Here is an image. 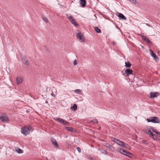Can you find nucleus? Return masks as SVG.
<instances>
[{"instance_id":"obj_2","label":"nucleus","mask_w":160,"mask_h":160,"mask_svg":"<svg viewBox=\"0 0 160 160\" xmlns=\"http://www.w3.org/2000/svg\"><path fill=\"white\" fill-rule=\"evenodd\" d=\"M148 122H152L153 123H159L160 120L158 118L156 117H152L147 119Z\"/></svg>"},{"instance_id":"obj_12","label":"nucleus","mask_w":160,"mask_h":160,"mask_svg":"<svg viewBox=\"0 0 160 160\" xmlns=\"http://www.w3.org/2000/svg\"><path fill=\"white\" fill-rule=\"evenodd\" d=\"M132 71L130 69H127L125 71V73L127 76L132 74Z\"/></svg>"},{"instance_id":"obj_26","label":"nucleus","mask_w":160,"mask_h":160,"mask_svg":"<svg viewBox=\"0 0 160 160\" xmlns=\"http://www.w3.org/2000/svg\"><path fill=\"white\" fill-rule=\"evenodd\" d=\"M74 92L76 93H79L81 92V90L79 89H77L74 90Z\"/></svg>"},{"instance_id":"obj_38","label":"nucleus","mask_w":160,"mask_h":160,"mask_svg":"<svg viewBox=\"0 0 160 160\" xmlns=\"http://www.w3.org/2000/svg\"><path fill=\"white\" fill-rule=\"evenodd\" d=\"M90 158L91 159H92V158H91V157H90Z\"/></svg>"},{"instance_id":"obj_1","label":"nucleus","mask_w":160,"mask_h":160,"mask_svg":"<svg viewBox=\"0 0 160 160\" xmlns=\"http://www.w3.org/2000/svg\"><path fill=\"white\" fill-rule=\"evenodd\" d=\"M111 139L112 141L123 148H125L128 149H130L131 148L127 144H125L124 142L115 138L112 137L111 138Z\"/></svg>"},{"instance_id":"obj_15","label":"nucleus","mask_w":160,"mask_h":160,"mask_svg":"<svg viewBox=\"0 0 160 160\" xmlns=\"http://www.w3.org/2000/svg\"><path fill=\"white\" fill-rule=\"evenodd\" d=\"M142 39L145 41L146 42H147L148 43H151V41L149 40V39L147 38L144 35H142Z\"/></svg>"},{"instance_id":"obj_35","label":"nucleus","mask_w":160,"mask_h":160,"mask_svg":"<svg viewBox=\"0 0 160 160\" xmlns=\"http://www.w3.org/2000/svg\"><path fill=\"white\" fill-rule=\"evenodd\" d=\"M157 135L160 137V132H158Z\"/></svg>"},{"instance_id":"obj_5","label":"nucleus","mask_w":160,"mask_h":160,"mask_svg":"<svg viewBox=\"0 0 160 160\" xmlns=\"http://www.w3.org/2000/svg\"><path fill=\"white\" fill-rule=\"evenodd\" d=\"M118 150L119 152L121 154L124 155H125L126 156L130 158L132 157L131 154L130 152H127L125 150H124L121 148H118Z\"/></svg>"},{"instance_id":"obj_10","label":"nucleus","mask_w":160,"mask_h":160,"mask_svg":"<svg viewBox=\"0 0 160 160\" xmlns=\"http://www.w3.org/2000/svg\"><path fill=\"white\" fill-rule=\"evenodd\" d=\"M159 95V93L158 92H151L150 94V98H152L156 97Z\"/></svg>"},{"instance_id":"obj_11","label":"nucleus","mask_w":160,"mask_h":160,"mask_svg":"<svg viewBox=\"0 0 160 160\" xmlns=\"http://www.w3.org/2000/svg\"><path fill=\"white\" fill-rule=\"evenodd\" d=\"M22 61L23 62V63L26 65H28L29 64V62L28 61V60L25 57H23L22 58Z\"/></svg>"},{"instance_id":"obj_34","label":"nucleus","mask_w":160,"mask_h":160,"mask_svg":"<svg viewBox=\"0 0 160 160\" xmlns=\"http://www.w3.org/2000/svg\"><path fill=\"white\" fill-rule=\"evenodd\" d=\"M131 2L133 3H137L136 1H131Z\"/></svg>"},{"instance_id":"obj_31","label":"nucleus","mask_w":160,"mask_h":160,"mask_svg":"<svg viewBox=\"0 0 160 160\" xmlns=\"http://www.w3.org/2000/svg\"><path fill=\"white\" fill-rule=\"evenodd\" d=\"M110 144L108 143H106L105 144V146L107 148H108L109 146H110Z\"/></svg>"},{"instance_id":"obj_37","label":"nucleus","mask_w":160,"mask_h":160,"mask_svg":"<svg viewBox=\"0 0 160 160\" xmlns=\"http://www.w3.org/2000/svg\"><path fill=\"white\" fill-rule=\"evenodd\" d=\"M146 25L148 27H150V26L148 23H146Z\"/></svg>"},{"instance_id":"obj_6","label":"nucleus","mask_w":160,"mask_h":160,"mask_svg":"<svg viewBox=\"0 0 160 160\" xmlns=\"http://www.w3.org/2000/svg\"><path fill=\"white\" fill-rule=\"evenodd\" d=\"M0 120L2 122H6L9 121V118L8 116L5 114L1 115L0 117Z\"/></svg>"},{"instance_id":"obj_25","label":"nucleus","mask_w":160,"mask_h":160,"mask_svg":"<svg viewBox=\"0 0 160 160\" xmlns=\"http://www.w3.org/2000/svg\"><path fill=\"white\" fill-rule=\"evenodd\" d=\"M42 18L43 19L44 21L45 22H48V19L47 17H45L44 16H43L42 17Z\"/></svg>"},{"instance_id":"obj_14","label":"nucleus","mask_w":160,"mask_h":160,"mask_svg":"<svg viewBox=\"0 0 160 160\" xmlns=\"http://www.w3.org/2000/svg\"><path fill=\"white\" fill-rule=\"evenodd\" d=\"M118 17L122 20H126L127 19L126 17L121 13H119L118 15Z\"/></svg>"},{"instance_id":"obj_13","label":"nucleus","mask_w":160,"mask_h":160,"mask_svg":"<svg viewBox=\"0 0 160 160\" xmlns=\"http://www.w3.org/2000/svg\"><path fill=\"white\" fill-rule=\"evenodd\" d=\"M23 81L22 78L21 77H18L17 78V83L18 85L19 84L22 82Z\"/></svg>"},{"instance_id":"obj_20","label":"nucleus","mask_w":160,"mask_h":160,"mask_svg":"<svg viewBox=\"0 0 160 160\" xmlns=\"http://www.w3.org/2000/svg\"><path fill=\"white\" fill-rule=\"evenodd\" d=\"M94 29L97 33H99L101 32V30L100 29H99L98 27H95Z\"/></svg>"},{"instance_id":"obj_39","label":"nucleus","mask_w":160,"mask_h":160,"mask_svg":"<svg viewBox=\"0 0 160 160\" xmlns=\"http://www.w3.org/2000/svg\"><path fill=\"white\" fill-rule=\"evenodd\" d=\"M90 158L91 159H92V158H91V157H90Z\"/></svg>"},{"instance_id":"obj_18","label":"nucleus","mask_w":160,"mask_h":160,"mask_svg":"<svg viewBox=\"0 0 160 160\" xmlns=\"http://www.w3.org/2000/svg\"><path fill=\"white\" fill-rule=\"evenodd\" d=\"M80 4L82 7H84L86 4V1H80Z\"/></svg>"},{"instance_id":"obj_22","label":"nucleus","mask_w":160,"mask_h":160,"mask_svg":"<svg viewBox=\"0 0 160 160\" xmlns=\"http://www.w3.org/2000/svg\"><path fill=\"white\" fill-rule=\"evenodd\" d=\"M15 150L19 153H23V151L20 148H17Z\"/></svg>"},{"instance_id":"obj_23","label":"nucleus","mask_w":160,"mask_h":160,"mask_svg":"<svg viewBox=\"0 0 160 160\" xmlns=\"http://www.w3.org/2000/svg\"><path fill=\"white\" fill-rule=\"evenodd\" d=\"M66 128L69 131H70L72 132H74L73 128H72L66 127Z\"/></svg>"},{"instance_id":"obj_8","label":"nucleus","mask_w":160,"mask_h":160,"mask_svg":"<svg viewBox=\"0 0 160 160\" xmlns=\"http://www.w3.org/2000/svg\"><path fill=\"white\" fill-rule=\"evenodd\" d=\"M150 53L152 56L155 60L156 61H158L159 59L156 54L152 50H150Z\"/></svg>"},{"instance_id":"obj_7","label":"nucleus","mask_w":160,"mask_h":160,"mask_svg":"<svg viewBox=\"0 0 160 160\" xmlns=\"http://www.w3.org/2000/svg\"><path fill=\"white\" fill-rule=\"evenodd\" d=\"M77 37L82 42H84V39L83 38V35H82L81 33H78L77 34Z\"/></svg>"},{"instance_id":"obj_28","label":"nucleus","mask_w":160,"mask_h":160,"mask_svg":"<svg viewBox=\"0 0 160 160\" xmlns=\"http://www.w3.org/2000/svg\"><path fill=\"white\" fill-rule=\"evenodd\" d=\"M73 64L74 66L77 65L78 63L77 60L76 59L74 60Z\"/></svg>"},{"instance_id":"obj_16","label":"nucleus","mask_w":160,"mask_h":160,"mask_svg":"<svg viewBox=\"0 0 160 160\" xmlns=\"http://www.w3.org/2000/svg\"><path fill=\"white\" fill-rule=\"evenodd\" d=\"M51 141L54 146H55L56 147L58 148V144L55 139H52Z\"/></svg>"},{"instance_id":"obj_17","label":"nucleus","mask_w":160,"mask_h":160,"mask_svg":"<svg viewBox=\"0 0 160 160\" xmlns=\"http://www.w3.org/2000/svg\"><path fill=\"white\" fill-rule=\"evenodd\" d=\"M146 133H147L150 137H152V138H154V135L152 133L150 129L147 132H146Z\"/></svg>"},{"instance_id":"obj_3","label":"nucleus","mask_w":160,"mask_h":160,"mask_svg":"<svg viewBox=\"0 0 160 160\" xmlns=\"http://www.w3.org/2000/svg\"><path fill=\"white\" fill-rule=\"evenodd\" d=\"M31 131L30 127H25L21 128V132L24 135L26 136L28 135Z\"/></svg>"},{"instance_id":"obj_29","label":"nucleus","mask_w":160,"mask_h":160,"mask_svg":"<svg viewBox=\"0 0 160 160\" xmlns=\"http://www.w3.org/2000/svg\"><path fill=\"white\" fill-rule=\"evenodd\" d=\"M102 153L105 154H108V152L105 150H103L102 151Z\"/></svg>"},{"instance_id":"obj_27","label":"nucleus","mask_w":160,"mask_h":160,"mask_svg":"<svg viewBox=\"0 0 160 160\" xmlns=\"http://www.w3.org/2000/svg\"><path fill=\"white\" fill-rule=\"evenodd\" d=\"M108 148L111 151H114V148L113 146H111V145Z\"/></svg>"},{"instance_id":"obj_30","label":"nucleus","mask_w":160,"mask_h":160,"mask_svg":"<svg viewBox=\"0 0 160 160\" xmlns=\"http://www.w3.org/2000/svg\"><path fill=\"white\" fill-rule=\"evenodd\" d=\"M77 150L80 153L81 152V148L79 147H78L77 148Z\"/></svg>"},{"instance_id":"obj_19","label":"nucleus","mask_w":160,"mask_h":160,"mask_svg":"<svg viewBox=\"0 0 160 160\" xmlns=\"http://www.w3.org/2000/svg\"><path fill=\"white\" fill-rule=\"evenodd\" d=\"M77 106L76 104H74L73 106L71 107L70 109L73 111H75L77 109Z\"/></svg>"},{"instance_id":"obj_32","label":"nucleus","mask_w":160,"mask_h":160,"mask_svg":"<svg viewBox=\"0 0 160 160\" xmlns=\"http://www.w3.org/2000/svg\"><path fill=\"white\" fill-rule=\"evenodd\" d=\"M93 121H94V124L97 123L98 122V121L97 119H93Z\"/></svg>"},{"instance_id":"obj_36","label":"nucleus","mask_w":160,"mask_h":160,"mask_svg":"<svg viewBox=\"0 0 160 160\" xmlns=\"http://www.w3.org/2000/svg\"><path fill=\"white\" fill-rule=\"evenodd\" d=\"M53 90H55V91L56 93V92H57V90H56V88H53Z\"/></svg>"},{"instance_id":"obj_33","label":"nucleus","mask_w":160,"mask_h":160,"mask_svg":"<svg viewBox=\"0 0 160 160\" xmlns=\"http://www.w3.org/2000/svg\"><path fill=\"white\" fill-rule=\"evenodd\" d=\"M51 95L52 97H56V95L54 94L53 93H51Z\"/></svg>"},{"instance_id":"obj_9","label":"nucleus","mask_w":160,"mask_h":160,"mask_svg":"<svg viewBox=\"0 0 160 160\" xmlns=\"http://www.w3.org/2000/svg\"><path fill=\"white\" fill-rule=\"evenodd\" d=\"M56 120L58 121L59 122L62 123L64 125H67L68 126L69 125V124L68 122L64 120V119H62V118H57L56 119Z\"/></svg>"},{"instance_id":"obj_4","label":"nucleus","mask_w":160,"mask_h":160,"mask_svg":"<svg viewBox=\"0 0 160 160\" xmlns=\"http://www.w3.org/2000/svg\"><path fill=\"white\" fill-rule=\"evenodd\" d=\"M66 15L68 17V18L74 26L76 27L78 26V25L77 22L72 16L68 14H66Z\"/></svg>"},{"instance_id":"obj_21","label":"nucleus","mask_w":160,"mask_h":160,"mask_svg":"<svg viewBox=\"0 0 160 160\" xmlns=\"http://www.w3.org/2000/svg\"><path fill=\"white\" fill-rule=\"evenodd\" d=\"M125 66L127 68H130L131 66V64L130 62H126L125 63Z\"/></svg>"},{"instance_id":"obj_24","label":"nucleus","mask_w":160,"mask_h":160,"mask_svg":"<svg viewBox=\"0 0 160 160\" xmlns=\"http://www.w3.org/2000/svg\"><path fill=\"white\" fill-rule=\"evenodd\" d=\"M150 129L151 130V131H152L153 132H155L157 134L158 132L156 130H155L152 127H150Z\"/></svg>"}]
</instances>
